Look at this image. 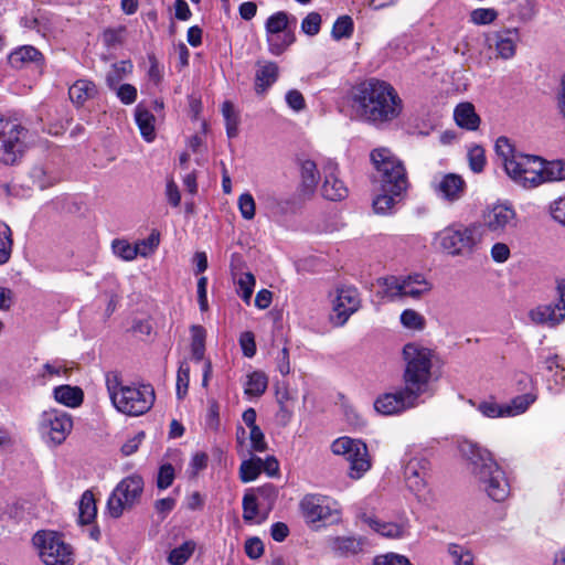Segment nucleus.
Instances as JSON below:
<instances>
[{"mask_svg": "<svg viewBox=\"0 0 565 565\" xmlns=\"http://www.w3.org/2000/svg\"><path fill=\"white\" fill-rule=\"evenodd\" d=\"M113 253L122 260L130 262L138 256L136 245L130 244L126 239H114L111 243Z\"/></svg>", "mask_w": 565, "mask_h": 565, "instance_id": "nucleus-46", "label": "nucleus"}, {"mask_svg": "<svg viewBox=\"0 0 565 565\" xmlns=\"http://www.w3.org/2000/svg\"><path fill=\"white\" fill-rule=\"evenodd\" d=\"M331 449L334 455L345 456L350 463L349 476L352 479H360L371 467L366 445L361 440L341 437L332 443Z\"/></svg>", "mask_w": 565, "mask_h": 565, "instance_id": "nucleus-11", "label": "nucleus"}, {"mask_svg": "<svg viewBox=\"0 0 565 565\" xmlns=\"http://www.w3.org/2000/svg\"><path fill=\"white\" fill-rule=\"evenodd\" d=\"M328 547L338 556H350L362 551L363 542L354 536H333L328 539Z\"/></svg>", "mask_w": 565, "mask_h": 565, "instance_id": "nucleus-24", "label": "nucleus"}, {"mask_svg": "<svg viewBox=\"0 0 565 565\" xmlns=\"http://www.w3.org/2000/svg\"><path fill=\"white\" fill-rule=\"evenodd\" d=\"M469 168L475 173L483 171L486 166L484 149L481 146H473L468 150Z\"/></svg>", "mask_w": 565, "mask_h": 565, "instance_id": "nucleus-55", "label": "nucleus"}, {"mask_svg": "<svg viewBox=\"0 0 565 565\" xmlns=\"http://www.w3.org/2000/svg\"><path fill=\"white\" fill-rule=\"evenodd\" d=\"M190 382V366L186 361L180 363L177 374V396L179 399L184 398L188 393Z\"/></svg>", "mask_w": 565, "mask_h": 565, "instance_id": "nucleus-53", "label": "nucleus"}, {"mask_svg": "<svg viewBox=\"0 0 565 565\" xmlns=\"http://www.w3.org/2000/svg\"><path fill=\"white\" fill-rule=\"evenodd\" d=\"M12 232L7 224H0V264H6L12 252Z\"/></svg>", "mask_w": 565, "mask_h": 565, "instance_id": "nucleus-47", "label": "nucleus"}, {"mask_svg": "<svg viewBox=\"0 0 565 565\" xmlns=\"http://www.w3.org/2000/svg\"><path fill=\"white\" fill-rule=\"evenodd\" d=\"M268 386V377L260 371L250 373L245 383V394L249 396H260L265 393Z\"/></svg>", "mask_w": 565, "mask_h": 565, "instance_id": "nucleus-35", "label": "nucleus"}, {"mask_svg": "<svg viewBox=\"0 0 565 565\" xmlns=\"http://www.w3.org/2000/svg\"><path fill=\"white\" fill-rule=\"evenodd\" d=\"M301 513L307 523L320 521L335 523L341 519L338 503L321 494H307L299 503Z\"/></svg>", "mask_w": 565, "mask_h": 565, "instance_id": "nucleus-13", "label": "nucleus"}, {"mask_svg": "<svg viewBox=\"0 0 565 565\" xmlns=\"http://www.w3.org/2000/svg\"><path fill=\"white\" fill-rule=\"evenodd\" d=\"M220 406L215 399H210L205 415V428L216 431L220 427Z\"/></svg>", "mask_w": 565, "mask_h": 565, "instance_id": "nucleus-58", "label": "nucleus"}, {"mask_svg": "<svg viewBox=\"0 0 565 565\" xmlns=\"http://www.w3.org/2000/svg\"><path fill=\"white\" fill-rule=\"evenodd\" d=\"M348 102L353 117L377 127L395 120L403 110V102L396 89L376 78L353 86Z\"/></svg>", "mask_w": 565, "mask_h": 565, "instance_id": "nucleus-2", "label": "nucleus"}, {"mask_svg": "<svg viewBox=\"0 0 565 565\" xmlns=\"http://www.w3.org/2000/svg\"><path fill=\"white\" fill-rule=\"evenodd\" d=\"M278 78V66L275 62L258 63L255 74V90L264 94Z\"/></svg>", "mask_w": 565, "mask_h": 565, "instance_id": "nucleus-26", "label": "nucleus"}, {"mask_svg": "<svg viewBox=\"0 0 565 565\" xmlns=\"http://www.w3.org/2000/svg\"><path fill=\"white\" fill-rule=\"evenodd\" d=\"M190 331L192 360L201 362L205 354L206 330L202 326L194 324L191 327Z\"/></svg>", "mask_w": 565, "mask_h": 565, "instance_id": "nucleus-33", "label": "nucleus"}, {"mask_svg": "<svg viewBox=\"0 0 565 565\" xmlns=\"http://www.w3.org/2000/svg\"><path fill=\"white\" fill-rule=\"evenodd\" d=\"M98 89L94 82L81 78L74 82L68 88L71 102L76 107H82L87 100L97 96Z\"/></svg>", "mask_w": 565, "mask_h": 565, "instance_id": "nucleus-23", "label": "nucleus"}, {"mask_svg": "<svg viewBox=\"0 0 565 565\" xmlns=\"http://www.w3.org/2000/svg\"><path fill=\"white\" fill-rule=\"evenodd\" d=\"M361 307L359 291L353 286H342L337 289V296L332 302L330 321L334 327H343L349 318Z\"/></svg>", "mask_w": 565, "mask_h": 565, "instance_id": "nucleus-16", "label": "nucleus"}, {"mask_svg": "<svg viewBox=\"0 0 565 565\" xmlns=\"http://www.w3.org/2000/svg\"><path fill=\"white\" fill-rule=\"evenodd\" d=\"M195 543L193 541H185L180 546L173 548L168 555V563L170 565H183L192 556L195 550Z\"/></svg>", "mask_w": 565, "mask_h": 565, "instance_id": "nucleus-41", "label": "nucleus"}, {"mask_svg": "<svg viewBox=\"0 0 565 565\" xmlns=\"http://www.w3.org/2000/svg\"><path fill=\"white\" fill-rule=\"evenodd\" d=\"M454 118L457 125L467 130H477L480 125V117L470 103H461L454 110Z\"/></svg>", "mask_w": 565, "mask_h": 565, "instance_id": "nucleus-27", "label": "nucleus"}, {"mask_svg": "<svg viewBox=\"0 0 565 565\" xmlns=\"http://www.w3.org/2000/svg\"><path fill=\"white\" fill-rule=\"evenodd\" d=\"M73 428L70 414L60 409L44 411L40 416L39 429L47 444L58 446L65 441Z\"/></svg>", "mask_w": 565, "mask_h": 565, "instance_id": "nucleus-14", "label": "nucleus"}, {"mask_svg": "<svg viewBox=\"0 0 565 565\" xmlns=\"http://www.w3.org/2000/svg\"><path fill=\"white\" fill-rule=\"evenodd\" d=\"M237 204L243 218L248 221L254 218L256 205L250 193L241 194Z\"/></svg>", "mask_w": 565, "mask_h": 565, "instance_id": "nucleus-57", "label": "nucleus"}, {"mask_svg": "<svg viewBox=\"0 0 565 565\" xmlns=\"http://www.w3.org/2000/svg\"><path fill=\"white\" fill-rule=\"evenodd\" d=\"M266 33H280L294 31L290 28V18L287 12L278 11L271 14L265 23Z\"/></svg>", "mask_w": 565, "mask_h": 565, "instance_id": "nucleus-38", "label": "nucleus"}, {"mask_svg": "<svg viewBox=\"0 0 565 565\" xmlns=\"http://www.w3.org/2000/svg\"><path fill=\"white\" fill-rule=\"evenodd\" d=\"M295 40L294 31L266 33L268 51L276 56L282 54L295 42Z\"/></svg>", "mask_w": 565, "mask_h": 565, "instance_id": "nucleus-32", "label": "nucleus"}, {"mask_svg": "<svg viewBox=\"0 0 565 565\" xmlns=\"http://www.w3.org/2000/svg\"><path fill=\"white\" fill-rule=\"evenodd\" d=\"M154 391L151 385L125 386L114 406L122 414L139 416L153 405Z\"/></svg>", "mask_w": 565, "mask_h": 565, "instance_id": "nucleus-12", "label": "nucleus"}, {"mask_svg": "<svg viewBox=\"0 0 565 565\" xmlns=\"http://www.w3.org/2000/svg\"><path fill=\"white\" fill-rule=\"evenodd\" d=\"M9 64L17 70L28 67L32 64H43V54L32 45H22L12 51L8 56Z\"/></svg>", "mask_w": 565, "mask_h": 565, "instance_id": "nucleus-20", "label": "nucleus"}, {"mask_svg": "<svg viewBox=\"0 0 565 565\" xmlns=\"http://www.w3.org/2000/svg\"><path fill=\"white\" fill-rule=\"evenodd\" d=\"M132 64L130 61H120L111 66V70L106 75V84L110 89H115L122 78L131 73Z\"/></svg>", "mask_w": 565, "mask_h": 565, "instance_id": "nucleus-37", "label": "nucleus"}, {"mask_svg": "<svg viewBox=\"0 0 565 565\" xmlns=\"http://www.w3.org/2000/svg\"><path fill=\"white\" fill-rule=\"evenodd\" d=\"M530 318L535 323L555 327L565 319V312L557 302L548 303L531 310Z\"/></svg>", "mask_w": 565, "mask_h": 565, "instance_id": "nucleus-22", "label": "nucleus"}, {"mask_svg": "<svg viewBox=\"0 0 565 565\" xmlns=\"http://www.w3.org/2000/svg\"><path fill=\"white\" fill-rule=\"evenodd\" d=\"M78 510V522L82 525L90 524L95 520L97 508L94 495L90 491L87 490L82 494Z\"/></svg>", "mask_w": 565, "mask_h": 565, "instance_id": "nucleus-34", "label": "nucleus"}, {"mask_svg": "<svg viewBox=\"0 0 565 565\" xmlns=\"http://www.w3.org/2000/svg\"><path fill=\"white\" fill-rule=\"evenodd\" d=\"M28 130L15 119L0 115V163L17 164L24 154Z\"/></svg>", "mask_w": 565, "mask_h": 565, "instance_id": "nucleus-7", "label": "nucleus"}, {"mask_svg": "<svg viewBox=\"0 0 565 565\" xmlns=\"http://www.w3.org/2000/svg\"><path fill=\"white\" fill-rule=\"evenodd\" d=\"M482 230L500 236L516 225V212L508 204H494L482 212Z\"/></svg>", "mask_w": 565, "mask_h": 565, "instance_id": "nucleus-17", "label": "nucleus"}, {"mask_svg": "<svg viewBox=\"0 0 565 565\" xmlns=\"http://www.w3.org/2000/svg\"><path fill=\"white\" fill-rule=\"evenodd\" d=\"M222 114L225 120L226 135L228 138H235L238 135L239 114L234 105L226 100L222 105Z\"/></svg>", "mask_w": 565, "mask_h": 565, "instance_id": "nucleus-36", "label": "nucleus"}, {"mask_svg": "<svg viewBox=\"0 0 565 565\" xmlns=\"http://www.w3.org/2000/svg\"><path fill=\"white\" fill-rule=\"evenodd\" d=\"M30 177L33 180V183L41 190H44L58 181V177L43 166L33 167L30 172Z\"/></svg>", "mask_w": 565, "mask_h": 565, "instance_id": "nucleus-42", "label": "nucleus"}, {"mask_svg": "<svg viewBox=\"0 0 565 565\" xmlns=\"http://www.w3.org/2000/svg\"><path fill=\"white\" fill-rule=\"evenodd\" d=\"M541 175L540 185L551 182H559L565 180V161L552 160L547 161L541 157Z\"/></svg>", "mask_w": 565, "mask_h": 565, "instance_id": "nucleus-28", "label": "nucleus"}, {"mask_svg": "<svg viewBox=\"0 0 565 565\" xmlns=\"http://www.w3.org/2000/svg\"><path fill=\"white\" fill-rule=\"evenodd\" d=\"M242 505L243 519L246 522L254 521L258 514V507L260 505L255 492L248 490L243 497Z\"/></svg>", "mask_w": 565, "mask_h": 565, "instance_id": "nucleus-49", "label": "nucleus"}, {"mask_svg": "<svg viewBox=\"0 0 565 565\" xmlns=\"http://www.w3.org/2000/svg\"><path fill=\"white\" fill-rule=\"evenodd\" d=\"M239 345L246 358H253L256 354L255 335L250 331H245L239 335Z\"/></svg>", "mask_w": 565, "mask_h": 565, "instance_id": "nucleus-62", "label": "nucleus"}, {"mask_svg": "<svg viewBox=\"0 0 565 565\" xmlns=\"http://www.w3.org/2000/svg\"><path fill=\"white\" fill-rule=\"evenodd\" d=\"M535 399L536 396L530 393L514 397L509 404H504L507 417L523 414Z\"/></svg>", "mask_w": 565, "mask_h": 565, "instance_id": "nucleus-39", "label": "nucleus"}, {"mask_svg": "<svg viewBox=\"0 0 565 565\" xmlns=\"http://www.w3.org/2000/svg\"><path fill=\"white\" fill-rule=\"evenodd\" d=\"M383 297L396 300L404 297L419 299L431 289V284L420 274L408 276H388L377 280Z\"/></svg>", "mask_w": 565, "mask_h": 565, "instance_id": "nucleus-8", "label": "nucleus"}, {"mask_svg": "<svg viewBox=\"0 0 565 565\" xmlns=\"http://www.w3.org/2000/svg\"><path fill=\"white\" fill-rule=\"evenodd\" d=\"M448 553L454 565H475L472 553L461 545L450 544L448 546Z\"/></svg>", "mask_w": 565, "mask_h": 565, "instance_id": "nucleus-48", "label": "nucleus"}, {"mask_svg": "<svg viewBox=\"0 0 565 565\" xmlns=\"http://www.w3.org/2000/svg\"><path fill=\"white\" fill-rule=\"evenodd\" d=\"M234 279L236 280L238 296L248 305L256 282L254 275L252 273H243L236 278V274H234Z\"/></svg>", "mask_w": 565, "mask_h": 565, "instance_id": "nucleus-40", "label": "nucleus"}, {"mask_svg": "<svg viewBox=\"0 0 565 565\" xmlns=\"http://www.w3.org/2000/svg\"><path fill=\"white\" fill-rule=\"evenodd\" d=\"M498 18V11L493 8H478L470 12V22L476 25L491 24Z\"/></svg>", "mask_w": 565, "mask_h": 565, "instance_id": "nucleus-52", "label": "nucleus"}, {"mask_svg": "<svg viewBox=\"0 0 565 565\" xmlns=\"http://www.w3.org/2000/svg\"><path fill=\"white\" fill-rule=\"evenodd\" d=\"M401 323L412 330L420 331L425 328V318L413 309H405L401 315Z\"/></svg>", "mask_w": 565, "mask_h": 565, "instance_id": "nucleus-50", "label": "nucleus"}, {"mask_svg": "<svg viewBox=\"0 0 565 565\" xmlns=\"http://www.w3.org/2000/svg\"><path fill=\"white\" fill-rule=\"evenodd\" d=\"M249 491L255 492L260 505L268 510L273 509L278 498V488L273 483H266L257 489H250Z\"/></svg>", "mask_w": 565, "mask_h": 565, "instance_id": "nucleus-44", "label": "nucleus"}, {"mask_svg": "<svg viewBox=\"0 0 565 565\" xmlns=\"http://www.w3.org/2000/svg\"><path fill=\"white\" fill-rule=\"evenodd\" d=\"M430 462L423 455L412 456L404 465V479L406 487L418 499H425L429 492L428 477Z\"/></svg>", "mask_w": 565, "mask_h": 565, "instance_id": "nucleus-15", "label": "nucleus"}, {"mask_svg": "<svg viewBox=\"0 0 565 565\" xmlns=\"http://www.w3.org/2000/svg\"><path fill=\"white\" fill-rule=\"evenodd\" d=\"M299 169L302 186L307 192L312 193L320 179V172L318 171L316 162L310 159H300Z\"/></svg>", "mask_w": 565, "mask_h": 565, "instance_id": "nucleus-30", "label": "nucleus"}, {"mask_svg": "<svg viewBox=\"0 0 565 565\" xmlns=\"http://www.w3.org/2000/svg\"><path fill=\"white\" fill-rule=\"evenodd\" d=\"M353 33V20L349 15L337 19L332 28V36L335 40L350 38Z\"/></svg>", "mask_w": 565, "mask_h": 565, "instance_id": "nucleus-54", "label": "nucleus"}, {"mask_svg": "<svg viewBox=\"0 0 565 565\" xmlns=\"http://www.w3.org/2000/svg\"><path fill=\"white\" fill-rule=\"evenodd\" d=\"M321 25V15L317 12H310L301 22L303 33L313 36L319 33Z\"/></svg>", "mask_w": 565, "mask_h": 565, "instance_id": "nucleus-60", "label": "nucleus"}, {"mask_svg": "<svg viewBox=\"0 0 565 565\" xmlns=\"http://www.w3.org/2000/svg\"><path fill=\"white\" fill-rule=\"evenodd\" d=\"M143 479L138 475H131L122 479L108 498L107 511L109 515L118 519L126 509L137 504L143 491Z\"/></svg>", "mask_w": 565, "mask_h": 565, "instance_id": "nucleus-10", "label": "nucleus"}, {"mask_svg": "<svg viewBox=\"0 0 565 565\" xmlns=\"http://www.w3.org/2000/svg\"><path fill=\"white\" fill-rule=\"evenodd\" d=\"M135 119L142 138L148 142L152 141L156 137L153 114L139 104L135 109Z\"/></svg>", "mask_w": 565, "mask_h": 565, "instance_id": "nucleus-29", "label": "nucleus"}, {"mask_svg": "<svg viewBox=\"0 0 565 565\" xmlns=\"http://www.w3.org/2000/svg\"><path fill=\"white\" fill-rule=\"evenodd\" d=\"M459 451L473 466V473L487 494L493 501H504L510 494V486L504 471L494 461L491 452L467 439L459 443Z\"/></svg>", "mask_w": 565, "mask_h": 565, "instance_id": "nucleus-3", "label": "nucleus"}, {"mask_svg": "<svg viewBox=\"0 0 565 565\" xmlns=\"http://www.w3.org/2000/svg\"><path fill=\"white\" fill-rule=\"evenodd\" d=\"M494 151L504 172L515 185L525 190L540 186L541 157L518 151L504 136L495 140Z\"/></svg>", "mask_w": 565, "mask_h": 565, "instance_id": "nucleus-4", "label": "nucleus"}, {"mask_svg": "<svg viewBox=\"0 0 565 565\" xmlns=\"http://www.w3.org/2000/svg\"><path fill=\"white\" fill-rule=\"evenodd\" d=\"M32 541L45 565H73V550L60 533L38 531Z\"/></svg>", "mask_w": 565, "mask_h": 565, "instance_id": "nucleus-9", "label": "nucleus"}, {"mask_svg": "<svg viewBox=\"0 0 565 565\" xmlns=\"http://www.w3.org/2000/svg\"><path fill=\"white\" fill-rule=\"evenodd\" d=\"M54 398L67 407H77L83 403L84 394L79 387L61 385L54 388Z\"/></svg>", "mask_w": 565, "mask_h": 565, "instance_id": "nucleus-31", "label": "nucleus"}, {"mask_svg": "<svg viewBox=\"0 0 565 565\" xmlns=\"http://www.w3.org/2000/svg\"><path fill=\"white\" fill-rule=\"evenodd\" d=\"M554 221L565 226V195L555 200L550 207Z\"/></svg>", "mask_w": 565, "mask_h": 565, "instance_id": "nucleus-64", "label": "nucleus"}, {"mask_svg": "<svg viewBox=\"0 0 565 565\" xmlns=\"http://www.w3.org/2000/svg\"><path fill=\"white\" fill-rule=\"evenodd\" d=\"M401 195L402 194H393L391 192H382L376 195L373 200L374 212L377 214H386L395 205V198Z\"/></svg>", "mask_w": 565, "mask_h": 565, "instance_id": "nucleus-51", "label": "nucleus"}, {"mask_svg": "<svg viewBox=\"0 0 565 565\" xmlns=\"http://www.w3.org/2000/svg\"><path fill=\"white\" fill-rule=\"evenodd\" d=\"M405 386L393 393L380 395L374 402L377 413L396 415L418 405L420 395L428 392L433 377V351L416 343H407L403 349Z\"/></svg>", "mask_w": 565, "mask_h": 565, "instance_id": "nucleus-1", "label": "nucleus"}, {"mask_svg": "<svg viewBox=\"0 0 565 565\" xmlns=\"http://www.w3.org/2000/svg\"><path fill=\"white\" fill-rule=\"evenodd\" d=\"M482 238L480 223L452 224L435 234L433 245L447 255L467 257L477 250Z\"/></svg>", "mask_w": 565, "mask_h": 565, "instance_id": "nucleus-6", "label": "nucleus"}, {"mask_svg": "<svg viewBox=\"0 0 565 565\" xmlns=\"http://www.w3.org/2000/svg\"><path fill=\"white\" fill-rule=\"evenodd\" d=\"M373 565H411L409 561L402 555L386 554L376 556Z\"/></svg>", "mask_w": 565, "mask_h": 565, "instance_id": "nucleus-63", "label": "nucleus"}, {"mask_svg": "<svg viewBox=\"0 0 565 565\" xmlns=\"http://www.w3.org/2000/svg\"><path fill=\"white\" fill-rule=\"evenodd\" d=\"M431 188L441 201L454 204L461 200L467 192V183L460 174L444 173L436 177Z\"/></svg>", "mask_w": 565, "mask_h": 565, "instance_id": "nucleus-18", "label": "nucleus"}, {"mask_svg": "<svg viewBox=\"0 0 565 565\" xmlns=\"http://www.w3.org/2000/svg\"><path fill=\"white\" fill-rule=\"evenodd\" d=\"M263 459L253 457L244 460L239 467V476L243 482H250L255 480L262 472Z\"/></svg>", "mask_w": 565, "mask_h": 565, "instance_id": "nucleus-45", "label": "nucleus"}, {"mask_svg": "<svg viewBox=\"0 0 565 565\" xmlns=\"http://www.w3.org/2000/svg\"><path fill=\"white\" fill-rule=\"evenodd\" d=\"M175 473L174 468L171 463H164L159 468L158 477H157V487L160 490H164L169 488L173 480H174Z\"/></svg>", "mask_w": 565, "mask_h": 565, "instance_id": "nucleus-59", "label": "nucleus"}, {"mask_svg": "<svg viewBox=\"0 0 565 565\" xmlns=\"http://www.w3.org/2000/svg\"><path fill=\"white\" fill-rule=\"evenodd\" d=\"M337 163L329 161L323 168L324 181L322 184V195L330 201H341L348 196V188L344 182L338 178Z\"/></svg>", "mask_w": 565, "mask_h": 565, "instance_id": "nucleus-19", "label": "nucleus"}, {"mask_svg": "<svg viewBox=\"0 0 565 565\" xmlns=\"http://www.w3.org/2000/svg\"><path fill=\"white\" fill-rule=\"evenodd\" d=\"M361 521L370 526L374 532L388 539H398L404 535V527L395 522H384L375 516L363 513L360 515Z\"/></svg>", "mask_w": 565, "mask_h": 565, "instance_id": "nucleus-25", "label": "nucleus"}, {"mask_svg": "<svg viewBox=\"0 0 565 565\" xmlns=\"http://www.w3.org/2000/svg\"><path fill=\"white\" fill-rule=\"evenodd\" d=\"M370 159L374 168L372 182L382 192L403 194L408 188V178L402 160L390 148L379 147L371 151Z\"/></svg>", "mask_w": 565, "mask_h": 565, "instance_id": "nucleus-5", "label": "nucleus"}, {"mask_svg": "<svg viewBox=\"0 0 565 565\" xmlns=\"http://www.w3.org/2000/svg\"><path fill=\"white\" fill-rule=\"evenodd\" d=\"M159 243V232L152 231L147 238L138 241L135 245L136 249H138V255H140L141 257H147L154 252Z\"/></svg>", "mask_w": 565, "mask_h": 565, "instance_id": "nucleus-56", "label": "nucleus"}, {"mask_svg": "<svg viewBox=\"0 0 565 565\" xmlns=\"http://www.w3.org/2000/svg\"><path fill=\"white\" fill-rule=\"evenodd\" d=\"M469 403L475 406L484 417L500 418L507 417L504 405L498 404L493 398L484 399L476 404L472 399Z\"/></svg>", "mask_w": 565, "mask_h": 565, "instance_id": "nucleus-43", "label": "nucleus"}, {"mask_svg": "<svg viewBox=\"0 0 565 565\" xmlns=\"http://www.w3.org/2000/svg\"><path fill=\"white\" fill-rule=\"evenodd\" d=\"M114 90L124 105H131L137 99V88L131 84L117 85Z\"/></svg>", "mask_w": 565, "mask_h": 565, "instance_id": "nucleus-61", "label": "nucleus"}, {"mask_svg": "<svg viewBox=\"0 0 565 565\" xmlns=\"http://www.w3.org/2000/svg\"><path fill=\"white\" fill-rule=\"evenodd\" d=\"M518 38L519 34L515 29L498 31L490 40V46L494 45L499 57L510 60L515 55Z\"/></svg>", "mask_w": 565, "mask_h": 565, "instance_id": "nucleus-21", "label": "nucleus"}]
</instances>
